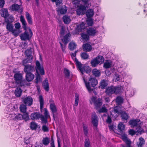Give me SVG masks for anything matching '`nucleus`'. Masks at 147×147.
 I'll list each match as a JSON object with an SVG mask.
<instances>
[{
  "mask_svg": "<svg viewBox=\"0 0 147 147\" xmlns=\"http://www.w3.org/2000/svg\"><path fill=\"white\" fill-rule=\"evenodd\" d=\"M16 69L13 70L14 73L13 78L16 86L22 87L24 88L26 87L30 86V83L27 82L25 79H23V75L20 71H16Z\"/></svg>",
  "mask_w": 147,
  "mask_h": 147,
  "instance_id": "f257e3e1",
  "label": "nucleus"
},
{
  "mask_svg": "<svg viewBox=\"0 0 147 147\" xmlns=\"http://www.w3.org/2000/svg\"><path fill=\"white\" fill-rule=\"evenodd\" d=\"M75 63L78 70L82 75H83L84 73L89 74L91 72V68L90 66L85 65H83L76 58H75Z\"/></svg>",
  "mask_w": 147,
  "mask_h": 147,
  "instance_id": "f03ea898",
  "label": "nucleus"
},
{
  "mask_svg": "<svg viewBox=\"0 0 147 147\" xmlns=\"http://www.w3.org/2000/svg\"><path fill=\"white\" fill-rule=\"evenodd\" d=\"M121 91V89L119 86H114L111 85L108 86L106 89L105 92L107 95L112 97L113 94H118L120 93Z\"/></svg>",
  "mask_w": 147,
  "mask_h": 147,
  "instance_id": "7ed1b4c3",
  "label": "nucleus"
},
{
  "mask_svg": "<svg viewBox=\"0 0 147 147\" xmlns=\"http://www.w3.org/2000/svg\"><path fill=\"white\" fill-rule=\"evenodd\" d=\"M98 84V80L96 78H91L89 79L87 83L86 84V87L89 91L91 92L93 90L91 88L90 86L94 87Z\"/></svg>",
  "mask_w": 147,
  "mask_h": 147,
  "instance_id": "20e7f679",
  "label": "nucleus"
},
{
  "mask_svg": "<svg viewBox=\"0 0 147 147\" xmlns=\"http://www.w3.org/2000/svg\"><path fill=\"white\" fill-rule=\"evenodd\" d=\"M32 54V51L31 49H27L25 51V54L26 58L23 61L24 65L27 63L31 62L32 61L33 56Z\"/></svg>",
  "mask_w": 147,
  "mask_h": 147,
  "instance_id": "39448f33",
  "label": "nucleus"
},
{
  "mask_svg": "<svg viewBox=\"0 0 147 147\" xmlns=\"http://www.w3.org/2000/svg\"><path fill=\"white\" fill-rule=\"evenodd\" d=\"M91 100L96 109L100 108L102 105V100L100 98H97L96 97L93 96L91 98Z\"/></svg>",
  "mask_w": 147,
  "mask_h": 147,
  "instance_id": "423d86ee",
  "label": "nucleus"
},
{
  "mask_svg": "<svg viewBox=\"0 0 147 147\" xmlns=\"http://www.w3.org/2000/svg\"><path fill=\"white\" fill-rule=\"evenodd\" d=\"M21 100L22 102L26 106H30L32 104L33 99L30 96H23L21 98Z\"/></svg>",
  "mask_w": 147,
  "mask_h": 147,
  "instance_id": "0eeeda50",
  "label": "nucleus"
},
{
  "mask_svg": "<svg viewBox=\"0 0 147 147\" xmlns=\"http://www.w3.org/2000/svg\"><path fill=\"white\" fill-rule=\"evenodd\" d=\"M50 102H51L50 104V109L52 112L53 119H55V113L57 112V109L53 100H51Z\"/></svg>",
  "mask_w": 147,
  "mask_h": 147,
  "instance_id": "6e6552de",
  "label": "nucleus"
},
{
  "mask_svg": "<svg viewBox=\"0 0 147 147\" xmlns=\"http://www.w3.org/2000/svg\"><path fill=\"white\" fill-rule=\"evenodd\" d=\"M85 29V24L82 22L77 25L75 30V34H78L80 32H82Z\"/></svg>",
  "mask_w": 147,
  "mask_h": 147,
  "instance_id": "1a4fd4ad",
  "label": "nucleus"
},
{
  "mask_svg": "<svg viewBox=\"0 0 147 147\" xmlns=\"http://www.w3.org/2000/svg\"><path fill=\"white\" fill-rule=\"evenodd\" d=\"M86 9V7L84 5H80L76 10L77 15L79 16L84 15Z\"/></svg>",
  "mask_w": 147,
  "mask_h": 147,
  "instance_id": "9d476101",
  "label": "nucleus"
},
{
  "mask_svg": "<svg viewBox=\"0 0 147 147\" xmlns=\"http://www.w3.org/2000/svg\"><path fill=\"white\" fill-rule=\"evenodd\" d=\"M37 71L41 75L45 74V71L42 64H40V62L37 60Z\"/></svg>",
  "mask_w": 147,
  "mask_h": 147,
  "instance_id": "9b49d317",
  "label": "nucleus"
},
{
  "mask_svg": "<svg viewBox=\"0 0 147 147\" xmlns=\"http://www.w3.org/2000/svg\"><path fill=\"white\" fill-rule=\"evenodd\" d=\"M27 63L25 64H23V61L22 64L24 66V71L25 73H31L34 70V66L26 65Z\"/></svg>",
  "mask_w": 147,
  "mask_h": 147,
  "instance_id": "f8f14e48",
  "label": "nucleus"
},
{
  "mask_svg": "<svg viewBox=\"0 0 147 147\" xmlns=\"http://www.w3.org/2000/svg\"><path fill=\"white\" fill-rule=\"evenodd\" d=\"M98 119L96 113L92 115V122L93 126L97 127L98 125Z\"/></svg>",
  "mask_w": 147,
  "mask_h": 147,
  "instance_id": "ddd939ff",
  "label": "nucleus"
},
{
  "mask_svg": "<svg viewBox=\"0 0 147 147\" xmlns=\"http://www.w3.org/2000/svg\"><path fill=\"white\" fill-rule=\"evenodd\" d=\"M58 7L57 11L61 14H64L67 12V8L65 5H60Z\"/></svg>",
  "mask_w": 147,
  "mask_h": 147,
  "instance_id": "4468645a",
  "label": "nucleus"
},
{
  "mask_svg": "<svg viewBox=\"0 0 147 147\" xmlns=\"http://www.w3.org/2000/svg\"><path fill=\"white\" fill-rule=\"evenodd\" d=\"M96 32L97 31L96 29L92 27L89 28L86 30L87 34L89 36H94L96 35Z\"/></svg>",
  "mask_w": 147,
  "mask_h": 147,
  "instance_id": "2eb2a0df",
  "label": "nucleus"
},
{
  "mask_svg": "<svg viewBox=\"0 0 147 147\" xmlns=\"http://www.w3.org/2000/svg\"><path fill=\"white\" fill-rule=\"evenodd\" d=\"M108 85V82L107 80L104 79H102L100 82L98 88H101L102 89H104Z\"/></svg>",
  "mask_w": 147,
  "mask_h": 147,
  "instance_id": "dca6fc26",
  "label": "nucleus"
},
{
  "mask_svg": "<svg viewBox=\"0 0 147 147\" xmlns=\"http://www.w3.org/2000/svg\"><path fill=\"white\" fill-rule=\"evenodd\" d=\"M42 86L45 91L48 92L49 91V84L47 78H46L42 82Z\"/></svg>",
  "mask_w": 147,
  "mask_h": 147,
  "instance_id": "f3484780",
  "label": "nucleus"
},
{
  "mask_svg": "<svg viewBox=\"0 0 147 147\" xmlns=\"http://www.w3.org/2000/svg\"><path fill=\"white\" fill-rule=\"evenodd\" d=\"M120 115H121V117L122 121H126L129 118L128 114L125 111H120Z\"/></svg>",
  "mask_w": 147,
  "mask_h": 147,
  "instance_id": "a211bd4d",
  "label": "nucleus"
},
{
  "mask_svg": "<svg viewBox=\"0 0 147 147\" xmlns=\"http://www.w3.org/2000/svg\"><path fill=\"white\" fill-rule=\"evenodd\" d=\"M22 88L23 89L22 87L17 86L14 91V94L16 97H20L21 96L23 91Z\"/></svg>",
  "mask_w": 147,
  "mask_h": 147,
  "instance_id": "6ab92c4d",
  "label": "nucleus"
},
{
  "mask_svg": "<svg viewBox=\"0 0 147 147\" xmlns=\"http://www.w3.org/2000/svg\"><path fill=\"white\" fill-rule=\"evenodd\" d=\"M121 136L122 140L127 145L131 144V141L127 138V136L126 134H123L121 135Z\"/></svg>",
  "mask_w": 147,
  "mask_h": 147,
  "instance_id": "aec40b11",
  "label": "nucleus"
},
{
  "mask_svg": "<svg viewBox=\"0 0 147 147\" xmlns=\"http://www.w3.org/2000/svg\"><path fill=\"white\" fill-rule=\"evenodd\" d=\"M26 73V80L28 82L32 81L34 78V75L32 74L31 73Z\"/></svg>",
  "mask_w": 147,
  "mask_h": 147,
  "instance_id": "412c9836",
  "label": "nucleus"
},
{
  "mask_svg": "<svg viewBox=\"0 0 147 147\" xmlns=\"http://www.w3.org/2000/svg\"><path fill=\"white\" fill-rule=\"evenodd\" d=\"M71 35L69 32L67 34H66L63 37V39H62V41L64 43L67 44L68 42L70 41V37Z\"/></svg>",
  "mask_w": 147,
  "mask_h": 147,
  "instance_id": "4be33fe9",
  "label": "nucleus"
},
{
  "mask_svg": "<svg viewBox=\"0 0 147 147\" xmlns=\"http://www.w3.org/2000/svg\"><path fill=\"white\" fill-rule=\"evenodd\" d=\"M92 75L96 78L100 77L101 76V72L99 69L94 68L92 71Z\"/></svg>",
  "mask_w": 147,
  "mask_h": 147,
  "instance_id": "5701e85b",
  "label": "nucleus"
},
{
  "mask_svg": "<svg viewBox=\"0 0 147 147\" xmlns=\"http://www.w3.org/2000/svg\"><path fill=\"white\" fill-rule=\"evenodd\" d=\"M20 38L22 40H25L29 39V35L28 32L25 30V32L20 35Z\"/></svg>",
  "mask_w": 147,
  "mask_h": 147,
  "instance_id": "b1692460",
  "label": "nucleus"
},
{
  "mask_svg": "<svg viewBox=\"0 0 147 147\" xmlns=\"http://www.w3.org/2000/svg\"><path fill=\"white\" fill-rule=\"evenodd\" d=\"M82 48L84 51L85 52H90L92 50V46L89 44L86 43L82 45Z\"/></svg>",
  "mask_w": 147,
  "mask_h": 147,
  "instance_id": "393cba45",
  "label": "nucleus"
},
{
  "mask_svg": "<svg viewBox=\"0 0 147 147\" xmlns=\"http://www.w3.org/2000/svg\"><path fill=\"white\" fill-rule=\"evenodd\" d=\"M6 22L7 23L6 29L9 32H11L13 30V26L11 22L9 21V20H7L6 21Z\"/></svg>",
  "mask_w": 147,
  "mask_h": 147,
  "instance_id": "a878e982",
  "label": "nucleus"
},
{
  "mask_svg": "<svg viewBox=\"0 0 147 147\" xmlns=\"http://www.w3.org/2000/svg\"><path fill=\"white\" fill-rule=\"evenodd\" d=\"M86 14L88 19L90 18L94 14V10L92 9H89L86 12Z\"/></svg>",
  "mask_w": 147,
  "mask_h": 147,
  "instance_id": "bb28decb",
  "label": "nucleus"
},
{
  "mask_svg": "<svg viewBox=\"0 0 147 147\" xmlns=\"http://www.w3.org/2000/svg\"><path fill=\"white\" fill-rule=\"evenodd\" d=\"M39 98L40 102V109L41 112H42L44 106V100L43 96L41 95H39Z\"/></svg>",
  "mask_w": 147,
  "mask_h": 147,
  "instance_id": "cd10ccee",
  "label": "nucleus"
},
{
  "mask_svg": "<svg viewBox=\"0 0 147 147\" xmlns=\"http://www.w3.org/2000/svg\"><path fill=\"white\" fill-rule=\"evenodd\" d=\"M89 36L88 34L84 33H82L81 34V37L82 40L84 42H87L90 40Z\"/></svg>",
  "mask_w": 147,
  "mask_h": 147,
  "instance_id": "c85d7f7f",
  "label": "nucleus"
},
{
  "mask_svg": "<svg viewBox=\"0 0 147 147\" xmlns=\"http://www.w3.org/2000/svg\"><path fill=\"white\" fill-rule=\"evenodd\" d=\"M96 59V57L92 59L90 61V65L93 67H95L99 64Z\"/></svg>",
  "mask_w": 147,
  "mask_h": 147,
  "instance_id": "c756f323",
  "label": "nucleus"
},
{
  "mask_svg": "<svg viewBox=\"0 0 147 147\" xmlns=\"http://www.w3.org/2000/svg\"><path fill=\"white\" fill-rule=\"evenodd\" d=\"M20 20L22 24V27L24 30H26V21L25 20L23 16H21L20 18Z\"/></svg>",
  "mask_w": 147,
  "mask_h": 147,
  "instance_id": "7c9ffc66",
  "label": "nucleus"
},
{
  "mask_svg": "<svg viewBox=\"0 0 147 147\" xmlns=\"http://www.w3.org/2000/svg\"><path fill=\"white\" fill-rule=\"evenodd\" d=\"M76 46L77 45L74 42H71L69 44L68 48L70 50L72 51L76 49Z\"/></svg>",
  "mask_w": 147,
  "mask_h": 147,
  "instance_id": "2f4dec72",
  "label": "nucleus"
},
{
  "mask_svg": "<svg viewBox=\"0 0 147 147\" xmlns=\"http://www.w3.org/2000/svg\"><path fill=\"white\" fill-rule=\"evenodd\" d=\"M139 142L137 143V145L138 147H142L143 145L145 144V141L144 139L140 137L139 139Z\"/></svg>",
  "mask_w": 147,
  "mask_h": 147,
  "instance_id": "473e14b6",
  "label": "nucleus"
},
{
  "mask_svg": "<svg viewBox=\"0 0 147 147\" xmlns=\"http://www.w3.org/2000/svg\"><path fill=\"white\" fill-rule=\"evenodd\" d=\"M21 8V5L17 4H13L11 5V9L13 11H18Z\"/></svg>",
  "mask_w": 147,
  "mask_h": 147,
  "instance_id": "72a5a7b5",
  "label": "nucleus"
},
{
  "mask_svg": "<svg viewBox=\"0 0 147 147\" xmlns=\"http://www.w3.org/2000/svg\"><path fill=\"white\" fill-rule=\"evenodd\" d=\"M100 65L102 64L104 62L105 59L103 56L98 55L96 57Z\"/></svg>",
  "mask_w": 147,
  "mask_h": 147,
  "instance_id": "f704fd0d",
  "label": "nucleus"
},
{
  "mask_svg": "<svg viewBox=\"0 0 147 147\" xmlns=\"http://www.w3.org/2000/svg\"><path fill=\"white\" fill-rule=\"evenodd\" d=\"M120 112H119L118 110L117 109H114L112 112V113L111 114V115L114 118H116L120 115Z\"/></svg>",
  "mask_w": 147,
  "mask_h": 147,
  "instance_id": "c9c22d12",
  "label": "nucleus"
},
{
  "mask_svg": "<svg viewBox=\"0 0 147 147\" xmlns=\"http://www.w3.org/2000/svg\"><path fill=\"white\" fill-rule=\"evenodd\" d=\"M26 17L28 24H32V18L30 14L28 12L26 13Z\"/></svg>",
  "mask_w": 147,
  "mask_h": 147,
  "instance_id": "e433bc0d",
  "label": "nucleus"
},
{
  "mask_svg": "<svg viewBox=\"0 0 147 147\" xmlns=\"http://www.w3.org/2000/svg\"><path fill=\"white\" fill-rule=\"evenodd\" d=\"M63 22L66 24H68L70 22L71 20L69 16L65 15L63 17Z\"/></svg>",
  "mask_w": 147,
  "mask_h": 147,
  "instance_id": "4c0bfd02",
  "label": "nucleus"
},
{
  "mask_svg": "<svg viewBox=\"0 0 147 147\" xmlns=\"http://www.w3.org/2000/svg\"><path fill=\"white\" fill-rule=\"evenodd\" d=\"M80 56L82 59L83 60L87 59L89 57V54L86 52L82 53Z\"/></svg>",
  "mask_w": 147,
  "mask_h": 147,
  "instance_id": "58836bf2",
  "label": "nucleus"
},
{
  "mask_svg": "<svg viewBox=\"0 0 147 147\" xmlns=\"http://www.w3.org/2000/svg\"><path fill=\"white\" fill-rule=\"evenodd\" d=\"M83 128L84 134L86 136H88V127L84 123H83Z\"/></svg>",
  "mask_w": 147,
  "mask_h": 147,
  "instance_id": "ea45409f",
  "label": "nucleus"
},
{
  "mask_svg": "<svg viewBox=\"0 0 147 147\" xmlns=\"http://www.w3.org/2000/svg\"><path fill=\"white\" fill-rule=\"evenodd\" d=\"M22 116V119L25 121H27L30 119L28 113L26 112L23 113Z\"/></svg>",
  "mask_w": 147,
  "mask_h": 147,
  "instance_id": "a19ab883",
  "label": "nucleus"
},
{
  "mask_svg": "<svg viewBox=\"0 0 147 147\" xmlns=\"http://www.w3.org/2000/svg\"><path fill=\"white\" fill-rule=\"evenodd\" d=\"M125 127L124 125L122 123H119L118 125V129L121 133H123V130L125 129Z\"/></svg>",
  "mask_w": 147,
  "mask_h": 147,
  "instance_id": "79ce46f5",
  "label": "nucleus"
},
{
  "mask_svg": "<svg viewBox=\"0 0 147 147\" xmlns=\"http://www.w3.org/2000/svg\"><path fill=\"white\" fill-rule=\"evenodd\" d=\"M1 16L5 18L9 16L7 9H4L3 10L2 13L1 14Z\"/></svg>",
  "mask_w": 147,
  "mask_h": 147,
  "instance_id": "37998d69",
  "label": "nucleus"
},
{
  "mask_svg": "<svg viewBox=\"0 0 147 147\" xmlns=\"http://www.w3.org/2000/svg\"><path fill=\"white\" fill-rule=\"evenodd\" d=\"M30 128L32 130H36L37 128V124L34 121H32L30 123Z\"/></svg>",
  "mask_w": 147,
  "mask_h": 147,
  "instance_id": "c03bdc74",
  "label": "nucleus"
},
{
  "mask_svg": "<svg viewBox=\"0 0 147 147\" xmlns=\"http://www.w3.org/2000/svg\"><path fill=\"white\" fill-rule=\"evenodd\" d=\"M115 100L117 103L119 105H121L123 102V98L119 96L116 98Z\"/></svg>",
  "mask_w": 147,
  "mask_h": 147,
  "instance_id": "a18cd8bd",
  "label": "nucleus"
},
{
  "mask_svg": "<svg viewBox=\"0 0 147 147\" xmlns=\"http://www.w3.org/2000/svg\"><path fill=\"white\" fill-rule=\"evenodd\" d=\"M42 144L45 146L48 145L49 143V139L48 137L44 138L42 140Z\"/></svg>",
  "mask_w": 147,
  "mask_h": 147,
  "instance_id": "49530a36",
  "label": "nucleus"
},
{
  "mask_svg": "<svg viewBox=\"0 0 147 147\" xmlns=\"http://www.w3.org/2000/svg\"><path fill=\"white\" fill-rule=\"evenodd\" d=\"M75 101L74 105L75 106H77L78 105L79 102V96L77 93H76L75 94Z\"/></svg>",
  "mask_w": 147,
  "mask_h": 147,
  "instance_id": "de8ad7c7",
  "label": "nucleus"
},
{
  "mask_svg": "<svg viewBox=\"0 0 147 147\" xmlns=\"http://www.w3.org/2000/svg\"><path fill=\"white\" fill-rule=\"evenodd\" d=\"M53 2H55L56 7L61 5L62 4V0H51Z\"/></svg>",
  "mask_w": 147,
  "mask_h": 147,
  "instance_id": "09e8293b",
  "label": "nucleus"
},
{
  "mask_svg": "<svg viewBox=\"0 0 147 147\" xmlns=\"http://www.w3.org/2000/svg\"><path fill=\"white\" fill-rule=\"evenodd\" d=\"M20 109L21 112L23 113L26 112V106L24 105H20Z\"/></svg>",
  "mask_w": 147,
  "mask_h": 147,
  "instance_id": "8fccbe9b",
  "label": "nucleus"
},
{
  "mask_svg": "<svg viewBox=\"0 0 147 147\" xmlns=\"http://www.w3.org/2000/svg\"><path fill=\"white\" fill-rule=\"evenodd\" d=\"M85 147H90V142L88 138H86L84 142Z\"/></svg>",
  "mask_w": 147,
  "mask_h": 147,
  "instance_id": "3c124183",
  "label": "nucleus"
},
{
  "mask_svg": "<svg viewBox=\"0 0 147 147\" xmlns=\"http://www.w3.org/2000/svg\"><path fill=\"white\" fill-rule=\"evenodd\" d=\"M40 118L42 121V123H44L45 124H46V123H47V119L48 118L45 117L44 116L42 115L40 116Z\"/></svg>",
  "mask_w": 147,
  "mask_h": 147,
  "instance_id": "603ef678",
  "label": "nucleus"
},
{
  "mask_svg": "<svg viewBox=\"0 0 147 147\" xmlns=\"http://www.w3.org/2000/svg\"><path fill=\"white\" fill-rule=\"evenodd\" d=\"M129 124L133 126H137L138 124V122L136 120H131L129 121Z\"/></svg>",
  "mask_w": 147,
  "mask_h": 147,
  "instance_id": "864d4df0",
  "label": "nucleus"
},
{
  "mask_svg": "<svg viewBox=\"0 0 147 147\" xmlns=\"http://www.w3.org/2000/svg\"><path fill=\"white\" fill-rule=\"evenodd\" d=\"M22 115L20 114H19L18 115H16L15 116L14 118H13V120H22Z\"/></svg>",
  "mask_w": 147,
  "mask_h": 147,
  "instance_id": "5fc2aeb1",
  "label": "nucleus"
},
{
  "mask_svg": "<svg viewBox=\"0 0 147 147\" xmlns=\"http://www.w3.org/2000/svg\"><path fill=\"white\" fill-rule=\"evenodd\" d=\"M64 73L65 77H69L70 76V71L67 69H64Z\"/></svg>",
  "mask_w": 147,
  "mask_h": 147,
  "instance_id": "6e6d98bb",
  "label": "nucleus"
},
{
  "mask_svg": "<svg viewBox=\"0 0 147 147\" xmlns=\"http://www.w3.org/2000/svg\"><path fill=\"white\" fill-rule=\"evenodd\" d=\"M59 43L60 44L61 47L62 49V51L63 52L65 53V49L67 44H65V43H64V45H63L61 42H59Z\"/></svg>",
  "mask_w": 147,
  "mask_h": 147,
  "instance_id": "4d7b16f0",
  "label": "nucleus"
},
{
  "mask_svg": "<svg viewBox=\"0 0 147 147\" xmlns=\"http://www.w3.org/2000/svg\"><path fill=\"white\" fill-rule=\"evenodd\" d=\"M31 119L34 120L37 118V112L32 113L30 115Z\"/></svg>",
  "mask_w": 147,
  "mask_h": 147,
  "instance_id": "13d9d810",
  "label": "nucleus"
},
{
  "mask_svg": "<svg viewBox=\"0 0 147 147\" xmlns=\"http://www.w3.org/2000/svg\"><path fill=\"white\" fill-rule=\"evenodd\" d=\"M44 114L45 115L44 117L48 118L49 117H50V116L49 114V113L47 110V109L46 108H45L44 109Z\"/></svg>",
  "mask_w": 147,
  "mask_h": 147,
  "instance_id": "bf43d9fd",
  "label": "nucleus"
},
{
  "mask_svg": "<svg viewBox=\"0 0 147 147\" xmlns=\"http://www.w3.org/2000/svg\"><path fill=\"white\" fill-rule=\"evenodd\" d=\"M11 32L16 37L17 36L19 35L20 32L18 30L15 29L13 30Z\"/></svg>",
  "mask_w": 147,
  "mask_h": 147,
  "instance_id": "052dcab7",
  "label": "nucleus"
},
{
  "mask_svg": "<svg viewBox=\"0 0 147 147\" xmlns=\"http://www.w3.org/2000/svg\"><path fill=\"white\" fill-rule=\"evenodd\" d=\"M111 66V64L109 62H105L104 63L103 67L105 68L108 69Z\"/></svg>",
  "mask_w": 147,
  "mask_h": 147,
  "instance_id": "680f3d73",
  "label": "nucleus"
},
{
  "mask_svg": "<svg viewBox=\"0 0 147 147\" xmlns=\"http://www.w3.org/2000/svg\"><path fill=\"white\" fill-rule=\"evenodd\" d=\"M65 32V27L63 26H61V28L60 30V34L61 36L64 35Z\"/></svg>",
  "mask_w": 147,
  "mask_h": 147,
  "instance_id": "e2e57ef3",
  "label": "nucleus"
},
{
  "mask_svg": "<svg viewBox=\"0 0 147 147\" xmlns=\"http://www.w3.org/2000/svg\"><path fill=\"white\" fill-rule=\"evenodd\" d=\"M107 112V109H106V108L104 107H102V108L98 110V112L100 113H106Z\"/></svg>",
  "mask_w": 147,
  "mask_h": 147,
  "instance_id": "0e129e2a",
  "label": "nucleus"
},
{
  "mask_svg": "<svg viewBox=\"0 0 147 147\" xmlns=\"http://www.w3.org/2000/svg\"><path fill=\"white\" fill-rule=\"evenodd\" d=\"M87 24L89 26H91L93 24V22L92 19L91 18L88 19L87 21Z\"/></svg>",
  "mask_w": 147,
  "mask_h": 147,
  "instance_id": "69168bd1",
  "label": "nucleus"
},
{
  "mask_svg": "<svg viewBox=\"0 0 147 147\" xmlns=\"http://www.w3.org/2000/svg\"><path fill=\"white\" fill-rule=\"evenodd\" d=\"M42 129L44 132H48L49 131V127L45 125H42Z\"/></svg>",
  "mask_w": 147,
  "mask_h": 147,
  "instance_id": "338daca9",
  "label": "nucleus"
},
{
  "mask_svg": "<svg viewBox=\"0 0 147 147\" xmlns=\"http://www.w3.org/2000/svg\"><path fill=\"white\" fill-rule=\"evenodd\" d=\"M41 75L39 74L38 72L37 71V84L38 82H41L42 81V78Z\"/></svg>",
  "mask_w": 147,
  "mask_h": 147,
  "instance_id": "774afa93",
  "label": "nucleus"
}]
</instances>
